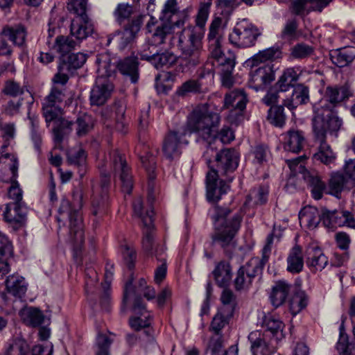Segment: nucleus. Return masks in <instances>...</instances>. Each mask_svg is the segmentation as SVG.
<instances>
[{
  "label": "nucleus",
  "mask_w": 355,
  "mask_h": 355,
  "mask_svg": "<svg viewBox=\"0 0 355 355\" xmlns=\"http://www.w3.org/2000/svg\"><path fill=\"white\" fill-rule=\"evenodd\" d=\"M215 161L217 169L211 168L207 174V198L216 202L225 193L229 186L224 180L218 181L219 175L232 173L239 164V154L234 148H225L217 153Z\"/></svg>",
  "instance_id": "obj_1"
},
{
  "label": "nucleus",
  "mask_w": 355,
  "mask_h": 355,
  "mask_svg": "<svg viewBox=\"0 0 355 355\" xmlns=\"http://www.w3.org/2000/svg\"><path fill=\"white\" fill-rule=\"evenodd\" d=\"M141 16L133 19L124 28L121 37V46L125 48L136 38L142 24Z\"/></svg>",
  "instance_id": "obj_32"
},
{
  "label": "nucleus",
  "mask_w": 355,
  "mask_h": 355,
  "mask_svg": "<svg viewBox=\"0 0 355 355\" xmlns=\"http://www.w3.org/2000/svg\"><path fill=\"white\" fill-rule=\"evenodd\" d=\"M297 21L295 19H288L281 32L280 37L283 40H293L297 37Z\"/></svg>",
  "instance_id": "obj_54"
},
{
  "label": "nucleus",
  "mask_w": 355,
  "mask_h": 355,
  "mask_svg": "<svg viewBox=\"0 0 355 355\" xmlns=\"http://www.w3.org/2000/svg\"><path fill=\"white\" fill-rule=\"evenodd\" d=\"M175 26L171 22H162L157 24L152 33L150 42L155 45H161L166 42V38L173 33Z\"/></svg>",
  "instance_id": "obj_36"
},
{
  "label": "nucleus",
  "mask_w": 355,
  "mask_h": 355,
  "mask_svg": "<svg viewBox=\"0 0 355 355\" xmlns=\"http://www.w3.org/2000/svg\"><path fill=\"white\" fill-rule=\"evenodd\" d=\"M339 355H355V344L349 342V336L344 329V322L340 327V337L336 344Z\"/></svg>",
  "instance_id": "obj_41"
},
{
  "label": "nucleus",
  "mask_w": 355,
  "mask_h": 355,
  "mask_svg": "<svg viewBox=\"0 0 355 355\" xmlns=\"http://www.w3.org/2000/svg\"><path fill=\"white\" fill-rule=\"evenodd\" d=\"M12 245L8 237L0 232V261L8 263L12 256Z\"/></svg>",
  "instance_id": "obj_56"
},
{
  "label": "nucleus",
  "mask_w": 355,
  "mask_h": 355,
  "mask_svg": "<svg viewBox=\"0 0 355 355\" xmlns=\"http://www.w3.org/2000/svg\"><path fill=\"white\" fill-rule=\"evenodd\" d=\"M115 67L118 69L119 72L125 78H128L132 83H136L138 81L139 73L137 57L134 55L126 57L119 60Z\"/></svg>",
  "instance_id": "obj_20"
},
{
  "label": "nucleus",
  "mask_w": 355,
  "mask_h": 355,
  "mask_svg": "<svg viewBox=\"0 0 355 355\" xmlns=\"http://www.w3.org/2000/svg\"><path fill=\"white\" fill-rule=\"evenodd\" d=\"M203 34L202 30L193 26H188L177 33L178 46L181 51L178 71L186 73L200 63Z\"/></svg>",
  "instance_id": "obj_4"
},
{
  "label": "nucleus",
  "mask_w": 355,
  "mask_h": 355,
  "mask_svg": "<svg viewBox=\"0 0 355 355\" xmlns=\"http://www.w3.org/2000/svg\"><path fill=\"white\" fill-rule=\"evenodd\" d=\"M291 288L292 285L285 280L276 282L272 286L269 296L272 305L275 308L283 305L288 299Z\"/></svg>",
  "instance_id": "obj_21"
},
{
  "label": "nucleus",
  "mask_w": 355,
  "mask_h": 355,
  "mask_svg": "<svg viewBox=\"0 0 355 355\" xmlns=\"http://www.w3.org/2000/svg\"><path fill=\"white\" fill-rule=\"evenodd\" d=\"M73 123L65 119L58 120V123L53 128V140L55 143V148L62 149V142L64 137L70 133L72 130V125Z\"/></svg>",
  "instance_id": "obj_39"
},
{
  "label": "nucleus",
  "mask_w": 355,
  "mask_h": 355,
  "mask_svg": "<svg viewBox=\"0 0 355 355\" xmlns=\"http://www.w3.org/2000/svg\"><path fill=\"white\" fill-rule=\"evenodd\" d=\"M2 33L8 37L15 45L22 46L25 44L27 32L26 27L21 24L4 28Z\"/></svg>",
  "instance_id": "obj_38"
},
{
  "label": "nucleus",
  "mask_w": 355,
  "mask_h": 355,
  "mask_svg": "<svg viewBox=\"0 0 355 355\" xmlns=\"http://www.w3.org/2000/svg\"><path fill=\"white\" fill-rule=\"evenodd\" d=\"M272 242L273 234H270L266 238V243L262 250L261 259L252 258L245 265L240 267L234 279V286L236 291L248 288L251 285L254 278L261 272L266 263L268 261Z\"/></svg>",
  "instance_id": "obj_9"
},
{
  "label": "nucleus",
  "mask_w": 355,
  "mask_h": 355,
  "mask_svg": "<svg viewBox=\"0 0 355 355\" xmlns=\"http://www.w3.org/2000/svg\"><path fill=\"white\" fill-rule=\"evenodd\" d=\"M140 159L148 174L149 179L150 180H155L156 177L155 173L156 168L155 157L151 153H146V155L141 156Z\"/></svg>",
  "instance_id": "obj_59"
},
{
  "label": "nucleus",
  "mask_w": 355,
  "mask_h": 355,
  "mask_svg": "<svg viewBox=\"0 0 355 355\" xmlns=\"http://www.w3.org/2000/svg\"><path fill=\"white\" fill-rule=\"evenodd\" d=\"M299 219L300 223H304L309 228L313 229L322 221V212L319 213L315 207H306L300 211Z\"/></svg>",
  "instance_id": "obj_37"
},
{
  "label": "nucleus",
  "mask_w": 355,
  "mask_h": 355,
  "mask_svg": "<svg viewBox=\"0 0 355 355\" xmlns=\"http://www.w3.org/2000/svg\"><path fill=\"white\" fill-rule=\"evenodd\" d=\"M322 222L329 229L344 225L355 227V220L352 213L343 209L330 211L322 208Z\"/></svg>",
  "instance_id": "obj_14"
},
{
  "label": "nucleus",
  "mask_w": 355,
  "mask_h": 355,
  "mask_svg": "<svg viewBox=\"0 0 355 355\" xmlns=\"http://www.w3.org/2000/svg\"><path fill=\"white\" fill-rule=\"evenodd\" d=\"M157 46L152 43L150 40L149 42L144 44L139 52L141 59L150 62V60H153L158 52Z\"/></svg>",
  "instance_id": "obj_62"
},
{
  "label": "nucleus",
  "mask_w": 355,
  "mask_h": 355,
  "mask_svg": "<svg viewBox=\"0 0 355 355\" xmlns=\"http://www.w3.org/2000/svg\"><path fill=\"white\" fill-rule=\"evenodd\" d=\"M76 134L78 137L86 135L93 127V120L90 115L84 114L76 120Z\"/></svg>",
  "instance_id": "obj_51"
},
{
  "label": "nucleus",
  "mask_w": 355,
  "mask_h": 355,
  "mask_svg": "<svg viewBox=\"0 0 355 355\" xmlns=\"http://www.w3.org/2000/svg\"><path fill=\"white\" fill-rule=\"evenodd\" d=\"M263 324L267 330L276 336L277 340H281L284 337L283 333L284 324L279 319L273 315H268L265 318Z\"/></svg>",
  "instance_id": "obj_47"
},
{
  "label": "nucleus",
  "mask_w": 355,
  "mask_h": 355,
  "mask_svg": "<svg viewBox=\"0 0 355 355\" xmlns=\"http://www.w3.org/2000/svg\"><path fill=\"white\" fill-rule=\"evenodd\" d=\"M188 135L185 127L170 131L167 134L163 144V152L166 158L172 160L180 155L183 146L189 144Z\"/></svg>",
  "instance_id": "obj_10"
},
{
  "label": "nucleus",
  "mask_w": 355,
  "mask_h": 355,
  "mask_svg": "<svg viewBox=\"0 0 355 355\" xmlns=\"http://www.w3.org/2000/svg\"><path fill=\"white\" fill-rule=\"evenodd\" d=\"M133 211L135 216H138L143 225L142 249L148 257H155L159 261L164 260L162 254L164 252V247L157 244L154 241V236L152 230L153 225V210L151 207L144 209L143 200L141 197L135 199L133 204Z\"/></svg>",
  "instance_id": "obj_7"
},
{
  "label": "nucleus",
  "mask_w": 355,
  "mask_h": 355,
  "mask_svg": "<svg viewBox=\"0 0 355 355\" xmlns=\"http://www.w3.org/2000/svg\"><path fill=\"white\" fill-rule=\"evenodd\" d=\"M176 60L177 57L174 53L165 51L162 53L157 52L153 60H150V63L157 69H159L164 67H169L172 66Z\"/></svg>",
  "instance_id": "obj_45"
},
{
  "label": "nucleus",
  "mask_w": 355,
  "mask_h": 355,
  "mask_svg": "<svg viewBox=\"0 0 355 355\" xmlns=\"http://www.w3.org/2000/svg\"><path fill=\"white\" fill-rule=\"evenodd\" d=\"M26 208L22 203L10 202L3 212L5 220L10 224H21L26 216Z\"/></svg>",
  "instance_id": "obj_27"
},
{
  "label": "nucleus",
  "mask_w": 355,
  "mask_h": 355,
  "mask_svg": "<svg viewBox=\"0 0 355 355\" xmlns=\"http://www.w3.org/2000/svg\"><path fill=\"white\" fill-rule=\"evenodd\" d=\"M352 95L353 92L348 83L340 85L327 86L318 106L314 107L315 115L313 119L320 117L324 123H330V121L335 119L340 122V126H341L342 120L333 110L340 103L348 99Z\"/></svg>",
  "instance_id": "obj_6"
},
{
  "label": "nucleus",
  "mask_w": 355,
  "mask_h": 355,
  "mask_svg": "<svg viewBox=\"0 0 355 355\" xmlns=\"http://www.w3.org/2000/svg\"><path fill=\"white\" fill-rule=\"evenodd\" d=\"M64 97L62 89L57 87H52L49 94L44 99L43 103L51 105H58L62 102Z\"/></svg>",
  "instance_id": "obj_61"
},
{
  "label": "nucleus",
  "mask_w": 355,
  "mask_h": 355,
  "mask_svg": "<svg viewBox=\"0 0 355 355\" xmlns=\"http://www.w3.org/2000/svg\"><path fill=\"white\" fill-rule=\"evenodd\" d=\"M313 53L314 48L303 42L295 44L291 49V55L295 59H305Z\"/></svg>",
  "instance_id": "obj_49"
},
{
  "label": "nucleus",
  "mask_w": 355,
  "mask_h": 355,
  "mask_svg": "<svg viewBox=\"0 0 355 355\" xmlns=\"http://www.w3.org/2000/svg\"><path fill=\"white\" fill-rule=\"evenodd\" d=\"M87 153L82 149L71 150L67 153V162L71 165L83 167L86 164Z\"/></svg>",
  "instance_id": "obj_50"
},
{
  "label": "nucleus",
  "mask_w": 355,
  "mask_h": 355,
  "mask_svg": "<svg viewBox=\"0 0 355 355\" xmlns=\"http://www.w3.org/2000/svg\"><path fill=\"white\" fill-rule=\"evenodd\" d=\"M28 283L25 278L17 273L9 275L6 280V288L8 293L15 297L21 298L26 293Z\"/></svg>",
  "instance_id": "obj_26"
},
{
  "label": "nucleus",
  "mask_w": 355,
  "mask_h": 355,
  "mask_svg": "<svg viewBox=\"0 0 355 355\" xmlns=\"http://www.w3.org/2000/svg\"><path fill=\"white\" fill-rule=\"evenodd\" d=\"M248 102L247 95L243 89H234L227 93L224 98L223 108L230 109L236 115H241Z\"/></svg>",
  "instance_id": "obj_19"
},
{
  "label": "nucleus",
  "mask_w": 355,
  "mask_h": 355,
  "mask_svg": "<svg viewBox=\"0 0 355 355\" xmlns=\"http://www.w3.org/2000/svg\"><path fill=\"white\" fill-rule=\"evenodd\" d=\"M331 58L337 67H345L355 59V46H346L337 49L331 55Z\"/></svg>",
  "instance_id": "obj_34"
},
{
  "label": "nucleus",
  "mask_w": 355,
  "mask_h": 355,
  "mask_svg": "<svg viewBox=\"0 0 355 355\" xmlns=\"http://www.w3.org/2000/svg\"><path fill=\"white\" fill-rule=\"evenodd\" d=\"M221 24L222 19L219 17H216L212 20L209 26V34L207 36L209 49V52H214L215 55L217 53V49L221 46V35L220 33Z\"/></svg>",
  "instance_id": "obj_31"
},
{
  "label": "nucleus",
  "mask_w": 355,
  "mask_h": 355,
  "mask_svg": "<svg viewBox=\"0 0 355 355\" xmlns=\"http://www.w3.org/2000/svg\"><path fill=\"white\" fill-rule=\"evenodd\" d=\"M307 300L304 293H296L289 300V309L292 314L296 315L306 307Z\"/></svg>",
  "instance_id": "obj_57"
},
{
  "label": "nucleus",
  "mask_w": 355,
  "mask_h": 355,
  "mask_svg": "<svg viewBox=\"0 0 355 355\" xmlns=\"http://www.w3.org/2000/svg\"><path fill=\"white\" fill-rule=\"evenodd\" d=\"M87 59V55L83 53H69L61 55L60 62L62 64V70L70 71L73 73L76 70L81 68Z\"/></svg>",
  "instance_id": "obj_28"
},
{
  "label": "nucleus",
  "mask_w": 355,
  "mask_h": 355,
  "mask_svg": "<svg viewBox=\"0 0 355 355\" xmlns=\"http://www.w3.org/2000/svg\"><path fill=\"white\" fill-rule=\"evenodd\" d=\"M280 51L278 48L271 47L259 51L257 54L254 55L252 58V65L255 66L259 62H263L269 60L277 58Z\"/></svg>",
  "instance_id": "obj_52"
},
{
  "label": "nucleus",
  "mask_w": 355,
  "mask_h": 355,
  "mask_svg": "<svg viewBox=\"0 0 355 355\" xmlns=\"http://www.w3.org/2000/svg\"><path fill=\"white\" fill-rule=\"evenodd\" d=\"M306 253V264L312 272L322 271L327 266L328 258L319 247L315 245L309 246Z\"/></svg>",
  "instance_id": "obj_23"
},
{
  "label": "nucleus",
  "mask_w": 355,
  "mask_h": 355,
  "mask_svg": "<svg viewBox=\"0 0 355 355\" xmlns=\"http://www.w3.org/2000/svg\"><path fill=\"white\" fill-rule=\"evenodd\" d=\"M79 44L78 41L70 35H58L55 40L53 49L61 55L68 54Z\"/></svg>",
  "instance_id": "obj_40"
},
{
  "label": "nucleus",
  "mask_w": 355,
  "mask_h": 355,
  "mask_svg": "<svg viewBox=\"0 0 355 355\" xmlns=\"http://www.w3.org/2000/svg\"><path fill=\"white\" fill-rule=\"evenodd\" d=\"M275 79L274 71L269 64H263L250 72L249 87L256 91L263 89Z\"/></svg>",
  "instance_id": "obj_17"
},
{
  "label": "nucleus",
  "mask_w": 355,
  "mask_h": 355,
  "mask_svg": "<svg viewBox=\"0 0 355 355\" xmlns=\"http://www.w3.org/2000/svg\"><path fill=\"white\" fill-rule=\"evenodd\" d=\"M287 270L292 274H298L301 272L304 268V257L302 254V248L295 245L291 250L287 259Z\"/></svg>",
  "instance_id": "obj_30"
},
{
  "label": "nucleus",
  "mask_w": 355,
  "mask_h": 355,
  "mask_svg": "<svg viewBox=\"0 0 355 355\" xmlns=\"http://www.w3.org/2000/svg\"><path fill=\"white\" fill-rule=\"evenodd\" d=\"M94 24L89 17H74L71 19L70 26V35L80 42L91 36L94 33Z\"/></svg>",
  "instance_id": "obj_18"
},
{
  "label": "nucleus",
  "mask_w": 355,
  "mask_h": 355,
  "mask_svg": "<svg viewBox=\"0 0 355 355\" xmlns=\"http://www.w3.org/2000/svg\"><path fill=\"white\" fill-rule=\"evenodd\" d=\"M111 161L115 173L119 175L121 181L122 191L130 194L133 187L132 177L125 159L117 150H115L111 154Z\"/></svg>",
  "instance_id": "obj_13"
},
{
  "label": "nucleus",
  "mask_w": 355,
  "mask_h": 355,
  "mask_svg": "<svg viewBox=\"0 0 355 355\" xmlns=\"http://www.w3.org/2000/svg\"><path fill=\"white\" fill-rule=\"evenodd\" d=\"M212 275L216 284L221 288H226L232 280V267L229 262L221 261L216 264Z\"/></svg>",
  "instance_id": "obj_29"
},
{
  "label": "nucleus",
  "mask_w": 355,
  "mask_h": 355,
  "mask_svg": "<svg viewBox=\"0 0 355 355\" xmlns=\"http://www.w3.org/2000/svg\"><path fill=\"white\" fill-rule=\"evenodd\" d=\"M67 8L74 17H85L87 14V0H69Z\"/></svg>",
  "instance_id": "obj_53"
},
{
  "label": "nucleus",
  "mask_w": 355,
  "mask_h": 355,
  "mask_svg": "<svg viewBox=\"0 0 355 355\" xmlns=\"http://www.w3.org/2000/svg\"><path fill=\"white\" fill-rule=\"evenodd\" d=\"M121 252L127 267L130 270L133 269L135 268V262L137 257L135 250L133 247L128 244H125L121 245Z\"/></svg>",
  "instance_id": "obj_58"
},
{
  "label": "nucleus",
  "mask_w": 355,
  "mask_h": 355,
  "mask_svg": "<svg viewBox=\"0 0 355 355\" xmlns=\"http://www.w3.org/2000/svg\"><path fill=\"white\" fill-rule=\"evenodd\" d=\"M133 13V8L127 3L118 4L114 11V16L119 24H121L125 19H128Z\"/></svg>",
  "instance_id": "obj_55"
},
{
  "label": "nucleus",
  "mask_w": 355,
  "mask_h": 355,
  "mask_svg": "<svg viewBox=\"0 0 355 355\" xmlns=\"http://www.w3.org/2000/svg\"><path fill=\"white\" fill-rule=\"evenodd\" d=\"M309 101V91L308 87L302 84H297L293 86L291 97L284 99L283 105L292 110L300 105L306 104Z\"/></svg>",
  "instance_id": "obj_24"
},
{
  "label": "nucleus",
  "mask_w": 355,
  "mask_h": 355,
  "mask_svg": "<svg viewBox=\"0 0 355 355\" xmlns=\"http://www.w3.org/2000/svg\"><path fill=\"white\" fill-rule=\"evenodd\" d=\"M304 178L311 187V193L313 198L315 200L321 199L323 193L327 191V185L322 182L320 178L314 173L306 171L304 173Z\"/></svg>",
  "instance_id": "obj_35"
},
{
  "label": "nucleus",
  "mask_w": 355,
  "mask_h": 355,
  "mask_svg": "<svg viewBox=\"0 0 355 355\" xmlns=\"http://www.w3.org/2000/svg\"><path fill=\"white\" fill-rule=\"evenodd\" d=\"M286 115L284 113V105L272 106L268 114V121L273 125L282 128L285 124Z\"/></svg>",
  "instance_id": "obj_48"
},
{
  "label": "nucleus",
  "mask_w": 355,
  "mask_h": 355,
  "mask_svg": "<svg viewBox=\"0 0 355 355\" xmlns=\"http://www.w3.org/2000/svg\"><path fill=\"white\" fill-rule=\"evenodd\" d=\"M159 19L166 22H171L177 27H182L188 20L189 15L186 10H178L177 0H166Z\"/></svg>",
  "instance_id": "obj_15"
},
{
  "label": "nucleus",
  "mask_w": 355,
  "mask_h": 355,
  "mask_svg": "<svg viewBox=\"0 0 355 355\" xmlns=\"http://www.w3.org/2000/svg\"><path fill=\"white\" fill-rule=\"evenodd\" d=\"M112 343L107 336L99 334L97 338L96 345L98 349L96 355H110V347Z\"/></svg>",
  "instance_id": "obj_63"
},
{
  "label": "nucleus",
  "mask_w": 355,
  "mask_h": 355,
  "mask_svg": "<svg viewBox=\"0 0 355 355\" xmlns=\"http://www.w3.org/2000/svg\"><path fill=\"white\" fill-rule=\"evenodd\" d=\"M313 131L315 140L319 142L318 151L313 154V158L325 165L333 164L336 159V153L329 144L326 141V136L328 132H337L341 126L340 122L333 119L330 123H324L320 117L312 119Z\"/></svg>",
  "instance_id": "obj_8"
},
{
  "label": "nucleus",
  "mask_w": 355,
  "mask_h": 355,
  "mask_svg": "<svg viewBox=\"0 0 355 355\" xmlns=\"http://www.w3.org/2000/svg\"><path fill=\"white\" fill-rule=\"evenodd\" d=\"M43 115L45 118L46 123L55 121L58 123V116L60 113V108L58 105H51L42 103Z\"/></svg>",
  "instance_id": "obj_60"
},
{
  "label": "nucleus",
  "mask_w": 355,
  "mask_h": 355,
  "mask_svg": "<svg viewBox=\"0 0 355 355\" xmlns=\"http://www.w3.org/2000/svg\"><path fill=\"white\" fill-rule=\"evenodd\" d=\"M220 121L219 114L210 111L205 105L196 107L187 117V128L190 137L191 133H196L198 140H202L207 145V150L204 156L206 157L209 150L216 147L212 146L216 138V129Z\"/></svg>",
  "instance_id": "obj_3"
},
{
  "label": "nucleus",
  "mask_w": 355,
  "mask_h": 355,
  "mask_svg": "<svg viewBox=\"0 0 355 355\" xmlns=\"http://www.w3.org/2000/svg\"><path fill=\"white\" fill-rule=\"evenodd\" d=\"M60 213H67L69 219L70 234L76 247H80L84 243L85 236L83 231V222L80 210H72L71 205L67 200L61 202L60 207Z\"/></svg>",
  "instance_id": "obj_12"
},
{
  "label": "nucleus",
  "mask_w": 355,
  "mask_h": 355,
  "mask_svg": "<svg viewBox=\"0 0 355 355\" xmlns=\"http://www.w3.org/2000/svg\"><path fill=\"white\" fill-rule=\"evenodd\" d=\"M230 317L227 308L222 307L213 318L210 329L216 335H220L221 330L228 323V320Z\"/></svg>",
  "instance_id": "obj_46"
},
{
  "label": "nucleus",
  "mask_w": 355,
  "mask_h": 355,
  "mask_svg": "<svg viewBox=\"0 0 355 355\" xmlns=\"http://www.w3.org/2000/svg\"><path fill=\"white\" fill-rule=\"evenodd\" d=\"M298 74L293 68H288L285 70L283 74L275 84V87L279 92H284L290 87H293L295 85L294 83L298 79Z\"/></svg>",
  "instance_id": "obj_42"
},
{
  "label": "nucleus",
  "mask_w": 355,
  "mask_h": 355,
  "mask_svg": "<svg viewBox=\"0 0 355 355\" xmlns=\"http://www.w3.org/2000/svg\"><path fill=\"white\" fill-rule=\"evenodd\" d=\"M248 339L253 355H272L275 352V348L266 341L259 331L251 332Z\"/></svg>",
  "instance_id": "obj_25"
},
{
  "label": "nucleus",
  "mask_w": 355,
  "mask_h": 355,
  "mask_svg": "<svg viewBox=\"0 0 355 355\" xmlns=\"http://www.w3.org/2000/svg\"><path fill=\"white\" fill-rule=\"evenodd\" d=\"M210 54L217 62L220 68V71L234 70L235 66V55L230 51L225 54L222 52L220 47L217 49L216 55H215L214 52H210Z\"/></svg>",
  "instance_id": "obj_43"
},
{
  "label": "nucleus",
  "mask_w": 355,
  "mask_h": 355,
  "mask_svg": "<svg viewBox=\"0 0 355 355\" xmlns=\"http://www.w3.org/2000/svg\"><path fill=\"white\" fill-rule=\"evenodd\" d=\"M268 195V188L266 187H260L257 189L252 191L248 196V201L254 198L256 205H263L267 202Z\"/></svg>",
  "instance_id": "obj_64"
},
{
  "label": "nucleus",
  "mask_w": 355,
  "mask_h": 355,
  "mask_svg": "<svg viewBox=\"0 0 355 355\" xmlns=\"http://www.w3.org/2000/svg\"><path fill=\"white\" fill-rule=\"evenodd\" d=\"M349 178L343 173H332L327 184V193L340 198L343 191L349 189Z\"/></svg>",
  "instance_id": "obj_22"
},
{
  "label": "nucleus",
  "mask_w": 355,
  "mask_h": 355,
  "mask_svg": "<svg viewBox=\"0 0 355 355\" xmlns=\"http://www.w3.org/2000/svg\"><path fill=\"white\" fill-rule=\"evenodd\" d=\"M259 35V30L252 24L240 22L230 34L229 40L235 46L248 48L254 45Z\"/></svg>",
  "instance_id": "obj_11"
},
{
  "label": "nucleus",
  "mask_w": 355,
  "mask_h": 355,
  "mask_svg": "<svg viewBox=\"0 0 355 355\" xmlns=\"http://www.w3.org/2000/svg\"><path fill=\"white\" fill-rule=\"evenodd\" d=\"M231 212L230 208L214 205L211 214L214 223V231L210 234L211 245H219L225 252L236 246L235 237L242 221L240 214H235L227 219Z\"/></svg>",
  "instance_id": "obj_2"
},
{
  "label": "nucleus",
  "mask_w": 355,
  "mask_h": 355,
  "mask_svg": "<svg viewBox=\"0 0 355 355\" xmlns=\"http://www.w3.org/2000/svg\"><path fill=\"white\" fill-rule=\"evenodd\" d=\"M96 63L98 77L91 90L89 99L91 105L101 106L107 102L114 90L113 79L116 67L112 63L110 55L106 52L97 55Z\"/></svg>",
  "instance_id": "obj_5"
},
{
  "label": "nucleus",
  "mask_w": 355,
  "mask_h": 355,
  "mask_svg": "<svg viewBox=\"0 0 355 355\" xmlns=\"http://www.w3.org/2000/svg\"><path fill=\"white\" fill-rule=\"evenodd\" d=\"M112 115L115 120V129L122 133L127 132V123L125 121V107L121 102H116L113 105Z\"/></svg>",
  "instance_id": "obj_44"
},
{
  "label": "nucleus",
  "mask_w": 355,
  "mask_h": 355,
  "mask_svg": "<svg viewBox=\"0 0 355 355\" xmlns=\"http://www.w3.org/2000/svg\"><path fill=\"white\" fill-rule=\"evenodd\" d=\"M284 140V148L293 153L300 152L305 143L303 132L295 130H289Z\"/></svg>",
  "instance_id": "obj_33"
},
{
  "label": "nucleus",
  "mask_w": 355,
  "mask_h": 355,
  "mask_svg": "<svg viewBox=\"0 0 355 355\" xmlns=\"http://www.w3.org/2000/svg\"><path fill=\"white\" fill-rule=\"evenodd\" d=\"M110 186V177L107 174H101L100 187V196H94L92 202V214L101 217L106 213L107 202L108 200L109 188Z\"/></svg>",
  "instance_id": "obj_16"
}]
</instances>
